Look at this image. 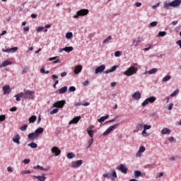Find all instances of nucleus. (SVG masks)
Returning a JSON list of instances; mask_svg holds the SVG:
<instances>
[{
    "mask_svg": "<svg viewBox=\"0 0 181 181\" xmlns=\"http://www.w3.org/2000/svg\"><path fill=\"white\" fill-rule=\"evenodd\" d=\"M43 131H45V129L42 127H40L37 129L35 132L30 133L28 134V139H30L31 141H35V138H37L40 134H43Z\"/></svg>",
    "mask_w": 181,
    "mask_h": 181,
    "instance_id": "f257e3e1",
    "label": "nucleus"
},
{
    "mask_svg": "<svg viewBox=\"0 0 181 181\" xmlns=\"http://www.w3.org/2000/svg\"><path fill=\"white\" fill-rule=\"evenodd\" d=\"M181 0H174L171 2L165 1L163 4L164 8L165 9H169V6L172 8H176V6H180Z\"/></svg>",
    "mask_w": 181,
    "mask_h": 181,
    "instance_id": "f03ea898",
    "label": "nucleus"
},
{
    "mask_svg": "<svg viewBox=\"0 0 181 181\" xmlns=\"http://www.w3.org/2000/svg\"><path fill=\"white\" fill-rule=\"evenodd\" d=\"M23 98L24 100H35V91L29 90H25Z\"/></svg>",
    "mask_w": 181,
    "mask_h": 181,
    "instance_id": "7ed1b4c3",
    "label": "nucleus"
},
{
    "mask_svg": "<svg viewBox=\"0 0 181 181\" xmlns=\"http://www.w3.org/2000/svg\"><path fill=\"white\" fill-rule=\"evenodd\" d=\"M138 71V68L135 66H130L125 72V76H132Z\"/></svg>",
    "mask_w": 181,
    "mask_h": 181,
    "instance_id": "20e7f679",
    "label": "nucleus"
},
{
    "mask_svg": "<svg viewBox=\"0 0 181 181\" xmlns=\"http://www.w3.org/2000/svg\"><path fill=\"white\" fill-rule=\"evenodd\" d=\"M119 127V124H115L114 125H112L107 128V129L103 133V135H108V134H111L112 131H115V129H117Z\"/></svg>",
    "mask_w": 181,
    "mask_h": 181,
    "instance_id": "39448f33",
    "label": "nucleus"
},
{
    "mask_svg": "<svg viewBox=\"0 0 181 181\" xmlns=\"http://www.w3.org/2000/svg\"><path fill=\"white\" fill-rule=\"evenodd\" d=\"M88 9H81L76 12V14L74 16V18H78V16H86V15H88Z\"/></svg>",
    "mask_w": 181,
    "mask_h": 181,
    "instance_id": "423d86ee",
    "label": "nucleus"
},
{
    "mask_svg": "<svg viewBox=\"0 0 181 181\" xmlns=\"http://www.w3.org/2000/svg\"><path fill=\"white\" fill-rule=\"evenodd\" d=\"M155 101H156V98L151 96L150 98H146L142 103V106L143 107H146V105H148V104H149V103H155Z\"/></svg>",
    "mask_w": 181,
    "mask_h": 181,
    "instance_id": "0eeeda50",
    "label": "nucleus"
},
{
    "mask_svg": "<svg viewBox=\"0 0 181 181\" xmlns=\"http://www.w3.org/2000/svg\"><path fill=\"white\" fill-rule=\"evenodd\" d=\"M64 104H66L65 100H59L55 102L53 104V107H55V108H63V107H64Z\"/></svg>",
    "mask_w": 181,
    "mask_h": 181,
    "instance_id": "6e6552de",
    "label": "nucleus"
},
{
    "mask_svg": "<svg viewBox=\"0 0 181 181\" xmlns=\"http://www.w3.org/2000/svg\"><path fill=\"white\" fill-rule=\"evenodd\" d=\"M117 170H120L122 173H124V175H127L128 172V168L125 167L124 164H120L119 166L117 167Z\"/></svg>",
    "mask_w": 181,
    "mask_h": 181,
    "instance_id": "1a4fd4ad",
    "label": "nucleus"
},
{
    "mask_svg": "<svg viewBox=\"0 0 181 181\" xmlns=\"http://www.w3.org/2000/svg\"><path fill=\"white\" fill-rule=\"evenodd\" d=\"M83 165V160H78L76 161H74L71 163V168H80Z\"/></svg>",
    "mask_w": 181,
    "mask_h": 181,
    "instance_id": "9d476101",
    "label": "nucleus"
},
{
    "mask_svg": "<svg viewBox=\"0 0 181 181\" xmlns=\"http://www.w3.org/2000/svg\"><path fill=\"white\" fill-rule=\"evenodd\" d=\"M105 70V65L103 64L96 68L95 73V74H98V73H103Z\"/></svg>",
    "mask_w": 181,
    "mask_h": 181,
    "instance_id": "9b49d317",
    "label": "nucleus"
},
{
    "mask_svg": "<svg viewBox=\"0 0 181 181\" xmlns=\"http://www.w3.org/2000/svg\"><path fill=\"white\" fill-rule=\"evenodd\" d=\"M51 151L52 153H54L55 156H59V155L62 153V151H60L59 148L56 146L53 147Z\"/></svg>",
    "mask_w": 181,
    "mask_h": 181,
    "instance_id": "f8f14e48",
    "label": "nucleus"
},
{
    "mask_svg": "<svg viewBox=\"0 0 181 181\" xmlns=\"http://www.w3.org/2000/svg\"><path fill=\"white\" fill-rule=\"evenodd\" d=\"M145 151H146L145 146H140L138 152L136 154V158L141 157V153H143V152H145Z\"/></svg>",
    "mask_w": 181,
    "mask_h": 181,
    "instance_id": "ddd939ff",
    "label": "nucleus"
},
{
    "mask_svg": "<svg viewBox=\"0 0 181 181\" xmlns=\"http://www.w3.org/2000/svg\"><path fill=\"white\" fill-rule=\"evenodd\" d=\"M2 89L4 95L9 94V93H11V86H9V85H6L3 86Z\"/></svg>",
    "mask_w": 181,
    "mask_h": 181,
    "instance_id": "4468645a",
    "label": "nucleus"
},
{
    "mask_svg": "<svg viewBox=\"0 0 181 181\" xmlns=\"http://www.w3.org/2000/svg\"><path fill=\"white\" fill-rule=\"evenodd\" d=\"M21 136L19 134H16L13 137V141H14L15 144H17L19 145L21 144Z\"/></svg>",
    "mask_w": 181,
    "mask_h": 181,
    "instance_id": "2eb2a0df",
    "label": "nucleus"
},
{
    "mask_svg": "<svg viewBox=\"0 0 181 181\" xmlns=\"http://www.w3.org/2000/svg\"><path fill=\"white\" fill-rule=\"evenodd\" d=\"M171 130L170 129H168L166 127L163 128L161 130L162 135H170Z\"/></svg>",
    "mask_w": 181,
    "mask_h": 181,
    "instance_id": "dca6fc26",
    "label": "nucleus"
},
{
    "mask_svg": "<svg viewBox=\"0 0 181 181\" xmlns=\"http://www.w3.org/2000/svg\"><path fill=\"white\" fill-rule=\"evenodd\" d=\"M80 119H81V116H78L74 117L72 120H71L69 122V124H77V122H78L80 121Z\"/></svg>",
    "mask_w": 181,
    "mask_h": 181,
    "instance_id": "f3484780",
    "label": "nucleus"
},
{
    "mask_svg": "<svg viewBox=\"0 0 181 181\" xmlns=\"http://www.w3.org/2000/svg\"><path fill=\"white\" fill-rule=\"evenodd\" d=\"M81 70H83V66H81V65H78L75 67L74 73L75 74H78V73H80Z\"/></svg>",
    "mask_w": 181,
    "mask_h": 181,
    "instance_id": "a211bd4d",
    "label": "nucleus"
},
{
    "mask_svg": "<svg viewBox=\"0 0 181 181\" xmlns=\"http://www.w3.org/2000/svg\"><path fill=\"white\" fill-rule=\"evenodd\" d=\"M34 169H40V170H45V172H47V170H50V167L45 168L42 166L37 165L36 166H34Z\"/></svg>",
    "mask_w": 181,
    "mask_h": 181,
    "instance_id": "6ab92c4d",
    "label": "nucleus"
},
{
    "mask_svg": "<svg viewBox=\"0 0 181 181\" xmlns=\"http://www.w3.org/2000/svg\"><path fill=\"white\" fill-rule=\"evenodd\" d=\"M132 98H134V100H139L141 98V93H139V91L134 93L132 95Z\"/></svg>",
    "mask_w": 181,
    "mask_h": 181,
    "instance_id": "aec40b11",
    "label": "nucleus"
},
{
    "mask_svg": "<svg viewBox=\"0 0 181 181\" xmlns=\"http://www.w3.org/2000/svg\"><path fill=\"white\" fill-rule=\"evenodd\" d=\"M34 177L35 179H37L40 181H45L46 180V177L45 176V175L40 176V175H34Z\"/></svg>",
    "mask_w": 181,
    "mask_h": 181,
    "instance_id": "412c9836",
    "label": "nucleus"
},
{
    "mask_svg": "<svg viewBox=\"0 0 181 181\" xmlns=\"http://www.w3.org/2000/svg\"><path fill=\"white\" fill-rule=\"evenodd\" d=\"M16 101H21V98H23V93H20L15 95Z\"/></svg>",
    "mask_w": 181,
    "mask_h": 181,
    "instance_id": "4be33fe9",
    "label": "nucleus"
},
{
    "mask_svg": "<svg viewBox=\"0 0 181 181\" xmlns=\"http://www.w3.org/2000/svg\"><path fill=\"white\" fill-rule=\"evenodd\" d=\"M64 52H66V53H70V52H73V47H66L63 48Z\"/></svg>",
    "mask_w": 181,
    "mask_h": 181,
    "instance_id": "5701e85b",
    "label": "nucleus"
},
{
    "mask_svg": "<svg viewBox=\"0 0 181 181\" xmlns=\"http://www.w3.org/2000/svg\"><path fill=\"white\" fill-rule=\"evenodd\" d=\"M67 91V86H64L59 90V94H64Z\"/></svg>",
    "mask_w": 181,
    "mask_h": 181,
    "instance_id": "b1692460",
    "label": "nucleus"
},
{
    "mask_svg": "<svg viewBox=\"0 0 181 181\" xmlns=\"http://www.w3.org/2000/svg\"><path fill=\"white\" fill-rule=\"evenodd\" d=\"M37 119V117L35 115L31 116L29 118V123L30 124H33V122H35L36 121V119Z\"/></svg>",
    "mask_w": 181,
    "mask_h": 181,
    "instance_id": "393cba45",
    "label": "nucleus"
},
{
    "mask_svg": "<svg viewBox=\"0 0 181 181\" xmlns=\"http://www.w3.org/2000/svg\"><path fill=\"white\" fill-rule=\"evenodd\" d=\"M88 134L89 135L90 138L93 139L94 138V132L91 129H87Z\"/></svg>",
    "mask_w": 181,
    "mask_h": 181,
    "instance_id": "a878e982",
    "label": "nucleus"
},
{
    "mask_svg": "<svg viewBox=\"0 0 181 181\" xmlns=\"http://www.w3.org/2000/svg\"><path fill=\"white\" fill-rule=\"evenodd\" d=\"M158 71V69L153 68L148 71V74H155Z\"/></svg>",
    "mask_w": 181,
    "mask_h": 181,
    "instance_id": "bb28decb",
    "label": "nucleus"
},
{
    "mask_svg": "<svg viewBox=\"0 0 181 181\" xmlns=\"http://www.w3.org/2000/svg\"><path fill=\"white\" fill-rule=\"evenodd\" d=\"M68 159H73V158L76 157V155L73 153H68L66 155Z\"/></svg>",
    "mask_w": 181,
    "mask_h": 181,
    "instance_id": "cd10ccee",
    "label": "nucleus"
},
{
    "mask_svg": "<svg viewBox=\"0 0 181 181\" xmlns=\"http://www.w3.org/2000/svg\"><path fill=\"white\" fill-rule=\"evenodd\" d=\"M141 175H142V173H141V171H139V170L134 171L135 177H139V176H141Z\"/></svg>",
    "mask_w": 181,
    "mask_h": 181,
    "instance_id": "c85d7f7f",
    "label": "nucleus"
},
{
    "mask_svg": "<svg viewBox=\"0 0 181 181\" xmlns=\"http://www.w3.org/2000/svg\"><path fill=\"white\" fill-rule=\"evenodd\" d=\"M114 179H117V172L115 170H112V180H114Z\"/></svg>",
    "mask_w": 181,
    "mask_h": 181,
    "instance_id": "c756f323",
    "label": "nucleus"
},
{
    "mask_svg": "<svg viewBox=\"0 0 181 181\" xmlns=\"http://www.w3.org/2000/svg\"><path fill=\"white\" fill-rule=\"evenodd\" d=\"M170 78H172V76H170V75H168V76H165L164 78H163L162 81H163V82L169 81V80H170Z\"/></svg>",
    "mask_w": 181,
    "mask_h": 181,
    "instance_id": "7c9ffc66",
    "label": "nucleus"
},
{
    "mask_svg": "<svg viewBox=\"0 0 181 181\" xmlns=\"http://www.w3.org/2000/svg\"><path fill=\"white\" fill-rule=\"evenodd\" d=\"M112 39V37H111V35L108 36L106 39H105L103 41V45H105V43H107V42H110V40H111Z\"/></svg>",
    "mask_w": 181,
    "mask_h": 181,
    "instance_id": "2f4dec72",
    "label": "nucleus"
},
{
    "mask_svg": "<svg viewBox=\"0 0 181 181\" xmlns=\"http://www.w3.org/2000/svg\"><path fill=\"white\" fill-rule=\"evenodd\" d=\"M28 146H30V148H33L35 149V148H37V144H36V143L32 142L31 144H28Z\"/></svg>",
    "mask_w": 181,
    "mask_h": 181,
    "instance_id": "473e14b6",
    "label": "nucleus"
},
{
    "mask_svg": "<svg viewBox=\"0 0 181 181\" xmlns=\"http://www.w3.org/2000/svg\"><path fill=\"white\" fill-rule=\"evenodd\" d=\"M73 37V33H67L66 34V39H71Z\"/></svg>",
    "mask_w": 181,
    "mask_h": 181,
    "instance_id": "72a5a7b5",
    "label": "nucleus"
},
{
    "mask_svg": "<svg viewBox=\"0 0 181 181\" xmlns=\"http://www.w3.org/2000/svg\"><path fill=\"white\" fill-rule=\"evenodd\" d=\"M11 62L9 61H6L3 63L2 66H1V67H6V66H9V64H11Z\"/></svg>",
    "mask_w": 181,
    "mask_h": 181,
    "instance_id": "f704fd0d",
    "label": "nucleus"
},
{
    "mask_svg": "<svg viewBox=\"0 0 181 181\" xmlns=\"http://www.w3.org/2000/svg\"><path fill=\"white\" fill-rule=\"evenodd\" d=\"M177 94H179V89H176L173 93H172L170 97H175Z\"/></svg>",
    "mask_w": 181,
    "mask_h": 181,
    "instance_id": "c9c22d12",
    "label": "nucleus"
},
{
    "mask_svg": "<svg viewBox=\"0 0 181 181\" xmlns=\"http://www.w3.org/2000/svg\"><path fill=\"white\" fill-rule=\"evenodd\" d=\"M29 173H31L30 170H25L21 172V175H28Z\"/></svg>",
    "mask_w": 181,
    "mask_h": 181,
    "instance_id": "e433bc0d",
    "label": "nucleus"
},
{
    "mask_svg": "<svg viewBox=\"0 0 181 181\" xmlns=\"http://www.w3.org/2000/svg\"><path fill=\"white\" fill-rule=\"evenodd\" d=\"M21 131H26L28 129V124H24L20 127Z\"/></svg>",
    "mask_w": 181,
    "mask_h": 181,
    "instance_id": "4c0bfd02",
    "label": "nucleus"
},
{
    "mask_svg": "<svg viewBox=\"0 0 181 181\" xmlns=\"http://www.w3.org/2000/svg\"><path fill=\"white\" fill-rule=\"evenodd\" d=\"M158 36H160V37L166 36V32H165V31H160V32L158 33Z\"/></svg>",
    "mask_w": 181,
    "mask_h": 181,
    "instance_id": "58836bf2",
    "label": "nucleus"
},
{
    "mask_svg": "<svg viewBox=\"0 0 181 181\" xmlns=\"http://www.w3.org/2000/svg\"><path fill=\"white\" fill-rule=\"evenodd\" d=\"M57 112H59V109L58 108L53 109L50 112V114H51V115H53V114H57Z\"/></svg>",
    "mask_w": 181,
    "mask_h": 181,
    "instance_id": "ea45409f",
    "label": "nucleus"
},
{
    "mask_svg": "<svg viewBox=\"0 0 181 181\" xmlns=\"http://www.w3.org/2000/svg\"><path fill=\"white\" fill-rule=\"evenodd\" d=\"M151 128H152V126L148 124H144V129L146 131H147V129H151Z\"/></svg>",
    "mask_w": 181,
    "mask_h": 181,
    "instance_id": "a19ab883",
    "label": "nucleus"
},
{
    "mask_svg": "<svg viewBox=\"0 0 181 181\" xmlns=\"http://www.w3.org/2000/svg\"><path fill=\"white\" fill-rule=\"evenodd\" d=\"M16 50H18V47H16L10 48L11 53H15V52H16Z\"/></svg>",
    "mask_w": 181,
    "mask_h": 181,
    "instance_id": "79ce46f5",
    "label": "nucleus"
},
{
    "mask_svg": "<svg viewBox=\"0 0 181 181\" xmlns=\"http://www.w3.org/2000/svg\"><path fill=\"white\" fill-rule=\"evenodd\" d=\"M93 142H94V139H90L88 141V148H90V146H91V145H93Z\"/></svg>",
    "mask_w": 181,
    "mask_h": 181,
    "instance_id": "37998d69",
    "label": "nucleus"
},
{
    "mask_svg": "<svg viewBox=\"0 0 181 181\" xmlns=\"http://www.w3.org/2000/svg\"><path fill=\"white\" fill-rule=\"evenodd\" d=\"M115 57H119V56H121V52L120 51H116L115 52Z\"/></svg>",
    "mask_w": 181,
    "mask_h": 181,
    "instance_id": "c03bdc74",
    "label": "nucleus"
},
{
    "mask_svg": "<svg viewBox=\"0 0 181 181\" xmlns=\"http://www.w3.org/2000/svg\"><path fill=\"white\" fill-rule=\"evenodd\" d=\"M23 162L25 163V165H28V163H30V159L29 158L24 159Z\"/></svg>",
    "mask_w": 181,
    "mask_h": 181,
    "instance_id": "a18cd8bd",
    "label": "nucleus"
},
{
    "mask_svg": "<svg viewBox=\"0 0 181 181\" xmlns=\"http://www.w3.org/2000/svg\"><path fill=\"white\" fill-rule=\"evenodd\" d=\"M103 177H106L107 179H110V177H111V175H110V173H105L103 175Z\"/></svg>",
    "mask_w": 181,
    "mask_h": 181,
    "instance_id": "49530a36",
    "label": "nucleus"
},
{
    "mask_svg": "<svg viewBox=\"0 0 181 181\" xmlns=\"http://www.w3.org/2000/svg\"><path fill=\"white\" fill-rule=\"evenodd\" d=\"M141 134L143 135V136H148L149 135L148 134V133H146V130H145L144 129L142 131Z\"/></svg>",
    "mask_w": 181,
    "mask_h": 181,
    "instance_id": "de8ad7c7",
    "label": "nucleus"
},
{
    "mask_svg": "<svg viewBox=\"0 0 181 181\" xmlns=\"http://www.w3.org/2000/svg\"><path fill=\"white\" fill-rule=\"evenodd\" d=\"M69 90L70 92L76 91V87L70 86Z\"/></svg>",
    "mask_w": 181,
    "mask_h": 181,
    "instance_id": "09e8293b",
    "label": "nucleus"
},
{
    "mask_svg": "<svg viewBox=\"0 0 181 181\" xmlns=\"http://www.w3.org/2000/svg\"><path fill=\"white\" fill-rule=\"evenodd\" d=\"M162 176H163V173H159L156 177V179H159V177H162Z\"/></svg>",
    "mask_w": 181,
    "mask_h": 181,
    "instance_id": "8fccbe9b",
    "label": "nucleus"
},
{
    "mask_svg": "<svg viewBox=\"0 0 181 181\" xmlns=\"http://www.w3.org/2000/svg\"><path fill=\"white\" fill-rule=\"evenodd\" d=\"M6 118V117L4 115H0V121H5V119Z\"/></svg>",
    "mask_w": 181,
    "mask_h": 181,
    "instance_id": "3c124183",
    "label": "nucleus"
},
{
    "mask_svg": "<svg viewBox=\"0 0 181 181\" xmlns=\"http://www.w3.org/2000/svg\"><path fill=\"white\" fill-rule=\"evenodd\" d=\"M99 122H104V121H105V118L103 117H101L99 119H98Z\"/></svg>",
    "mask_w": 181,
    "mask_h": 181,
    "instance_id": "603ef678",
    "label": "nucleus"
},
{
    "mask_svg": "<svg viewBox=\"0 0 181 181\" xmlns=\"http://www.w3.org/2000/svg\"><path fill=\"white\" fill-rule=\"evenodd\" d=\"M43 29H45L44 27H38V28H37V32H42V30H43Z\"/></svg>",
    "mask_w": 181,
    "mask_h": 181,
    "instance_id": "864d4df0",
    "label": "nucleus"
},
{
    "mask_svg": "<svg viewBox=\"0 0 181 181\" xmlns=\"http://www.w3.org/2000/svg\"><path fill=\"white\" fill-rule=\"evenodd\" d=\"M16 110H18V108L16 107H13L11 108H10V111H11L12 112L16 111Z\"/></svg>",
    "mask_w": 181,
    "mask_h": 181,
    "instance_id": "5fc2aeb1",
    "label": "nucleus"
},
{
    "mask_svg": "<svg viewBox=\"0 0 181 181\" xmlns=\"http://www.w3.org/2000/svg\"><path fill=\"white\" fill-rule=\"evenodd\" d=\"M67 76V72L64 71L61 73V77H66Z\"/></svg>",
    "mask_w": 181,
    "mask_h": 181,
    "instance_id": "6e6d98bb",
    "label": "nucleus"
},
{
    "mask_svg": "<svg viewBox=\"0 0 181 181\" xmlns=\"http://www.w3.org/2000/svg\"><path fill=\"white\" fill-rule=\"evenodd\" d=\"M173 108V103H170L168 106V110L170 111Z\"/></svg>",
    "mask_w": 181,
    "mask_h": 181,
    "instance_id": "4d7b16f0",
    "label": "nucleus"
},
{
    "mask_svg": "<svg viewBox=\"0 0 181 181\" xmlns=\"http://www.w3.org/2000/svg\"><path fill=\"white\" fill-rule=\"evenodd\" d=\"M2 52H6V53H9V52H11V49H2Z\"/></svg>",
    "mask_w": 181,
    "mask_h": 181,
    "instance_id": "13d9d810",
    "label": "nucleus"
},
{
    "mask_svg": "<svg viewBox=\"0 0 181 181\" xmlns=\"http://www.w3.org/2000/svg\"><path fill=\"white\" fill-rule=\"evenodd\" d=\"M52 80H56V79L59 78V76H57V75H52Z\"/></svg>",
    "mask_w": 181,
    "mask_h": 181,
    "instance_id": "bf43d9fd",
    "label": "nucleus"
},
{
    "mask_svg": "<svg viewBox=\"0 0 181 181\" xmlns=\"http://www.w3.org/2000/svg\"><path fill=\"white\" fill-rule=\"evenodd\" d=\"M141 42H142V37H138V38L136 39V42H137V43H141Z\"/></svg>",
    "mask_w": 181,
    "mask_h": 181,
    "instance_id": "052dcab7",
    "label": "nucleus"
},
{
    "mask_svg": "<svg viewBox=\"0 0 181 181\" xmlns=\"http://www.w3.org/2000/svg\"><path fill=\"white\" fill-rule=\"evenodd\" d=\"M152 47L151 45H147V47L144 48V50L146 52L148 50H149V49H151Z\"/></svg>",
    "mask_w": 181,
    "mask_h": 181,
    "instance_id": "680f3d73",
    "label": "nucleus"
},
{
    "mask_svg": "<svg viewBox=\"0 0 181 181\" xmlns=\"http://www.w3.org/2000/svg\"><path fill=\"white\" fill-rule=\"evenodd\" d=\"M158 6H159V3H158L156 5L152 6V9H156V8H158Z\"/></svg>",
    "mask_w": 181,
    "mask_h": 181,
    "instance_id": "e2e57ef3",
    "label": "nucleus"
},
{
    "mask_svg": "<svg viewBox=\"0 0 181 181\" xmlns=\"http://www.w3.org/2000/svg\"><path fill=\"white\" fill-rule=\"evenodd\" d=\"M7 170H8V172H11V173L13 172V170L12 169V167H8Z\"/></svg>",
    "mask_w": 181,
    "mask_h": 181,
    "instance_id": "0e129e2a",
    "label": "nucleus"
},
{
    "mask_svg": "<svg viewBox=\"0 0 181 181\" xmlns=\"http://www.w3.org/2000/svg\"><path fill=\"white\" fill-rule=\"evenodd\" d=\"M141 5H142V4H141V2H136V3H135V6H137L138 8H139V6H141Z\"/></svg>",
    "mask_w": 181,
    "mask_h": 181,
    "instance_id": "69168bd1",
    "label": "nucleus"
},
{
    "mask_svg": "<svg viewBox=\"0 0 181 181\" xmlns=\"http://www.w3.org/2000/svg\"><path fill=\"white\" fill-rule=\"evenodd\" d=\"M82 105H84L85 107H87L88 105H90V103L86 102V103H82Z\"/></svg>",
    "mask_w": 181,
    "mask_h": 181,
    "instance_id": "338daca9",
    "label": "nucleus"
},
{
    "mask_svg": "<svg viewBox=\"0 0 181 181\" xmlns=\"http://www.w3.org/2000/svg\"><path fill=\"white\" fill-rule=\"evenodd\" d=\"M23 30H24V32H29V27L28 26L25 27Z\"/></svg>",
    "mask_w": 181,
    "mask_h": 181,
    "instance_id": "774afa93",
    "label": "nucleus"
}]
</instances>
